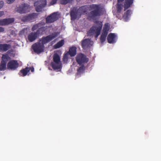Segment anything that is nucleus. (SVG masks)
<instances>
[{"label": "nucleus", "instance_id": "393cba45", "mask_svg": "<svg viewBox=\"0 0 161 161\" xmlns=\"http://www.w3.org/2000/svg\"><path fill=\"white\" fill-rule=\"evenodd\" d=\"M64 44V40H62L58 42L54 46V48L57 49L62 46Z\"/></svg>", "mask_w": 161, "mask_h": 161}, {"label": "nucleus", "instance_id": "aec40b11", "mask_svg": "<svg viewBox=\"0 0 161 161\" xmlns=\"http://www.w3.org/2000/svg\"><path fill=\"white\" fill-rule=\"evenodd\" d=\"M10 45L7 44H0V52L6 51L10 48Z\"/></svg>", "mask_w": 161, "mask_h": 161}, {"label": "nucleus", "instance_id": "f8f14e48", "mask_svg": "<svg viewBox=\"0 0 161 161\" xmlns=\"http://www.w3.org/2000/svg\"><path fill=\"white\" fill-rule=\"evenodd\" d=\"M116 36L114 33H110L107 37L108 42L109 43H114L116 42Z\"/></svg>", "mask_w": 161, "mask_h": 161}, {"label": "nucleus", "instance_id": "c9c22d12", "mask_svg": "<svg viewBox=\"0 0 161 161\" xmlns=\"http://www.w3.org/2000/svg\"><path fill=\"white\" fill-rule=\"evenodd\" d=\"M108 34V31L106 30H103V32L101 35H103L107 36Z\"/></svg>", "mask_w": 161, "mask_h": 161}, {"label": "nucleus", "instance_id": "2f4dec72", "mask_svg": "<svg viewBox=\"0 0 161 161\" xmlns=\"http://www.w3.org/2000/svg\"><path fill=\"white\" fill-rule=\"evenodd\" d=\"M107 36H104L103 35H101L100 37V40L101 43H103L105 41L106 37Z\"/></svg>", "mask_w": 161, "mask_h": 161}, {"label": "nucleus", "instance_id": "f704fd0d", "mask_svg": "<svg viewBox=\"0 0 161 161\" xmlns=\"http://www.w3.org/2000/svg\"><path fill=\"white\" fill-rule=\"evenodd\" d=\"M58 0H51L50 3V5H53L56 3Z\"/></svg>", "mask_w": 161, "mask_h": 161}, {"label": "nucleus", "instance_id": "cd10ccee", "mask_svg": "<svg viewBox=\"0 0 161 161\" xmlns=\"http://www.w3.org/2000/svg\"><path fill=\"white\" fill-rule=\"evenodd\" d=\"M6 69V64L1 62L0 64V71H3Z\"/></svg>", "mask_w": 161, "mask_h": 161}, {"label": "nucleus", "instance_id": "f257e3e1", "mask_svg": "<svg viewBox=\"0 0 161 161\" xmlns=\"http://www.w3.org/2000/svg\"><path fill=\"white\" fill-rule=\"evenodd\" d=\"M89 10L91 11L88 14V18L90 19L95 20L97 17L102 15V10L100 9L99 4H92L90 5H84L80 7L78 10L80 17L82 15H85L87 14Z\"/></svg>", "mask_w": 161, "mask_h": 161}, {"label": "nucleus", "instance_id": "e433bc0d", "mask_svg": "<svg viewBox=\"0 0 161 161\" xmlns=\"http://www.w3.org/2000/svg\"><path fill=\"white\" fill-rule=\"evenodd\" d=\"M4 4V3L3 1H0V9L2 8Z\"/></svg>", "mask_w": 161, "mask_h": 161}, {"label": "nucleus", "instance_id": "bb28decb", "mask_svg": "<svg viewBox=\"0 0 161 161\" xmlns=\"http://www.w3.org/2000/svg\"><path fill=\"white\" fill-rule=\"evenodd\" d=\"M9 57L8 55L7 54H3V55L2 58V61L1 62L7 64V62L8 61V59Z\"/></svg>", "mask_w": 161, "mask_h": 161}, {"label": "nucleus", "instance_id": "0eeeda50", "mask_svg": "<svg viewBox=\"0 0 161 161\" xmlns=\"http://www.w3.org/2000/svg\"><path fill=\"white\" fill-rule=\"evenodd\" d=\"M44 47V46L40 42L36 43L32 46L34 52L37 54L43 52Z\"/></svg>", "mask_w": 161, "mask_h": 161}, {"label": "nucleus", "instance_id": "79ce46f5", "mask_svg": "<svg viewBox=\"0 0 161 161\" xmlns=\"http://www.w3.org/2000/svg\"><path fill=\"white\" fill-rule=\"evenodd\" d=\"M29 68H30V70H31V72H34V69L33 67Z\"/></svg>", "mask_w": 161, "mask_h": 161}, {"label": "nucleus", "instance_id": "a211bd4d", "mask_svg": "<svg viewBox=\"0 0 161 161\" xmlns=\"http://www.w3.org/2000/svg\"><path fill=\"white\" fill-rule=\"evenodd\" d=\"M133 2V0H125L124 5V11L130 8Z\"/></svg>", "mask_w": 161, "mask_h": 161}, {"label": "nucleus", "instance_id": "7c9ffc66", "mask_svg": "<svg viewBox=\"0 0 161 161\" xmlns=\"http://www.w3.org/2000/svg\"><path fill=\"white\" fill-rule=\"evenodd\" d=\"M68 54L67 53L65 54L63 58V61L65 63H67L68 60Z\"/></svg>", "mask_w": 161, "mask_h": 161}, {"label": "nucleus", "instance_id": "37998d69", "mask_svg": "<svg viewBox=\"0 0 161 161\" xmlns=\"http://www.w3.org/2000/svg\"><path fill=\"white\" fill-rule=\"evenodd\" d=\"M124 0H117V3H120L124 1Z\"/></svg>", "mask_w": 161, "mask_h": 161}, {"label": "nucleus", "instance_id": "a878e982", "mask_svg": "<svg viewBox=\"0 0 161 161\" xmlns=\"http://www.w3.org/2000/svg\"><path fill=\"white\" fill-rule=\"evenodd\" d=\"M123 7V4L121 3H117L116 4V11L117 13H120Z\"/></svg>", "mask_w": 161, "mask_h": 161}, {"label": "nucleus", "instance_id": "f03ea898", "mask_svg": "<svg viewBox=\"0 0 161 161\" xmlns=\"http://www.w3.org/2000/svg\"><path fill=\"white\" fill-rule=\"evenodd\" d=\"M96 23L98 24V26H94L91 27L88 32L87 34L88 36H91L95 33L96 34L95 37L97 38L100 34L103 25L102 22H99V21H96Z\"/></svg>", "mask_w": 161, "mask_h": 161}, {"label": "nucleus", "instance_id": "9d476101", "mask_svg": "<svg viewBox=\"0 0 161 161\" xmlns=\"http://www.w3.org/2000/svg\"><path fill=\"white\" fill-rule=\"evenodd\" d=\"M93 42L89 38L83 40L81 42V46L84 49L90 47L92 45Z\"/></svg>", "mask_w": 161, "mask_h": 161}, {"label": "nucleus", "instance_id": "473e14b6", "mask_svg": "<svg viewBox=\"0 0 161 161\" xmlns=\"http://www.w3.org/2000/svg\"><path fill=\"white\" fill-rule=\"evenodd\" d=\"M109 30V26L108 25V23H107L105 24L104 26L103 30H106V31H108Z\"/></svg>", "mask_w": 161, "mask_h": 161}, {"label": "nucleus", "instance_id": "4be33fe9", "mask_svg": "<svg viewBox=\"0 0 161 161\" xmlns=\"http://www.w3.org/2000/svg\"><path fill=\"white\" fill-rule=\"evenodd\" d=\"M44 25V23L43 22H40L34 25L31 29V30L32 31H34L39 27L43 25Z\"/></svg>", "mask_w": 161, "mask_h": 161}, {"label": "nucleus", "instance_id": "2eb2a0df", "mask_svg": "<svg viewBox=\"0 0 161 161\" xmlns=\"http://www.w3.org/2000/svg\"><path fill=\"white\" fill-rule=\"evenodd\" d=\"M67 53L71 57L75 56L77 53V48L75 46L70 47Z\"/></svg>", "mask_w": 161, "mask_h": 161}, {"label": "nucleus", "instance_id": "ddd939ff", "mask_svg": "<svg viewBox=\"0 0 161 161\" xmlns=\"http://www.w3.org/2000/svg\"><path fill=\"white\" fill-rule=\"evenodd\" d=\"M70 16L71 20H74L77 18V16H79V14L78 12V10L73 9L71 10L70 12Z\"/></svg>", "mask_w": 161, "mask_h": 161}, {"label": "nucleus", "instance_id": "6e6552de", "mask_svg": "<svg viewBox=\"0 0 161 161\" xmlns=\"http://www.w3.org/2000/svg\"><path fill=\"white\" fill-rule=\"evenodd\" d=\"M29 5L27 4L24 3L19 6L17 10L19 13L23 14L29 11Z\"/></svg>", "mask_w": 161, "mask_h": 161}, {"label": "nucleus", "instance_id": "b1692460", "mask_svg": "<svg viewBox=\"0 0 161 161\" xmlns=\"http://www.w3.org/2000/svg\"><path fill=\"white\" fill-rule=\"evenodd\" d=\"M53 62H55L61 63L60 57L58 54L57 53H55L53 55Z\"/></svg>", "mask_w": 161, "mask_h": 161}, {"label": "nucleus", "instance_id": "7ed1b4c3", "mask_svg": "<svg viewBox=\"0 0 161 161\" xmlns=\"http://www.w3.org/2000/svg\"><path fill=\"white\" fill-rule=\"evenodd\" d=\"M75 59L76 62L79 65L85 64L89 61V59L86 56L82 53L78 54Z\"/></svg>", "mask_w": 161, "mask_h": 161}, {"label": "nucleus", "instance_id": "5701e85b", "mask_svg": "<svg viewBox=\"0 0 161 161\" xmlns=\"http://www.w3.org/2000/svg\"><path fill=\"white\" fill-rule=\"evenodd\" d=\"M30 71V68L28 67H26L25 69L21 70L19 73V75L22 74L23 76H25L28 72Z\"/></svg>", "mask_w": 161, "mask_h": 161}, {"label": "nucleus", "instance_id": "20e7f679", "mask_svg": "<svg viewBox=\"0 0 161 161\" xmlns=\"http://www.w3.org/2000/svg\"><path fill=\"white\" fill-rule=\"evenodd\" d=\"M47 0H40L36 1L34 3L36 10L37 12H41L47 5Z\"/></svg>", "mask_w": 161, "mask_h": 161}, {"label": "nucleus", "instance_id": "72a5a7b5", "mask_svg": "<svg viewBox=\"0 0 161 161\" xmlns=\"http://www.w3.org/2000/svg\"><path fill=\"white\" fill-rule=\"evenodd\" d=\"M122 14L121 13H117L116 17L119 19H121L122 18Z\"/></svg>", "mask_w": 161, "mask_h": 161}, {"label": "nucleus", "instance_id": "a19ab883", "mask_svg": "<svg viewBox=\"0 0 161 161\" xmlns=\"http://www.w3.org/2000/svg\"><path fill=\"white\" fill-rule=\"evenodd\" d=\"M4 31V28L3 27H0V33Z\"/></svg>", "mask_w": 161, "mask_h": 161}, {"label": "nucleus", "instance_id": "1a4fd4ad", "mask_svg": "<svg viewBox=\"0 0 161 161\" xmlns=\"http://www.w3.org/2000/svg\"><path fill=\"white\" fill-rule=\"evenodd\" d=\"M57 14L54 12L48 16L46 19L47 23H51L56 21L58 19Z\"/></svg>", "mask_w": 161, "mask_h": 161}, {"label": "nucleus", "instance_id": "423d86ee", "mask_svg": "<svg viewBox=\"0 0 161 161\" xmlns=\"http://www.w3.org/2000/svg\"><path fill=\"white\" fill-rule=\"evenodd\" d=\"M57 36L58 34L56 33H53L46 37H42L40 40V42H41V43L44 46L45 44L49 42L52 40L56 37Z\"/></svg>", "mask_w": 161, "mask_h": 161}, {"label": "nucleus", "instance_id": "9b49d317", "mask_svg": "<svg viewBox=\"0 0 161 161\" xmlns=\"http://www.w3.org/2000/svg\"><path fill=\"white\" fill-rule=\"evenodd\" d=\"M19 63L15 60L10 61L7 64V68L8 69L15 70L19 66Z\"/></svg>", "mask_w": 161, "mask_h": 161}, {"label": "nucleus", "instance_id": "6ab92c4d", "mask_svg": "<svg viewBox=\"0 0 161 161\" xmlns=\"http://www.w3.org/2000/svg\"><path fill=\"white\" fill-rule=\"evenodd\" d=\"M51 65L54 70L58 69L61 68V63L55 62H52L51 63Z\"/></svg>", "mask_w": 161, "mask_h": 161}, {"label": "nucleus", "instance_id": "39448f33", "mask_svg": "<svg viewBox=\"0 0 161 161\" xmlns=\"http://www.w3.org/2000/svg\"><path fill=\"white\" fill-rule=\"evenodd\" d=\"M38 14L36 13H33L24 16L21 19V20L24 22L30 21L32 22L35 21L37 17Z\"/></svg>", "mask_w": 161, "mask_h": 161}, {"label": "nucleus", "instance_id": "4c0bfd02", "mask_svg": "<svg viewBox=\"0 0 161 161\" xmlns=\"http://www.w3.org/2000/svg\"><path fill=\"white\" fill-rule=\"evenodd\" d=\"M0 25H4L3 19H0Z\"/></svg>", "mask_w": 161, "mask_h": 161}, {"label": "nucleus", "instance_id": "c756f323", "mask_svg": "<svg viewBox=\"0 0 161 161\" xmlns=\"http://www.w3.org/2000/svg\"><path fill=\"white\" fill-rule=\"evenodd\" d=\"M81 66L79 68L77 69V72L78 73H80L82 72L85 69V64L79 65Z\"/></svg>", "mask_w": 161, "mask_h": 161}, {"label": "nucleus", "instance_id": "4468645a", "mask_svg": "<svg viewBox=\"0 0 161 161\" xmlns=\"http://www.w3.org/2000/svg\"><path fill=\"white\" fill-rule=\"evenodd\" d=\"M38 37V36L35 32H31L28 35V39L30 42H33L36 40Z\"/></svg>", "mask_w": 161, "mask_h": 161}, {"label": "nucleus", "instance_id": "412c9836", "mask_svg": "<svg viewBox=\"0 0 161 161\" xmlns=\"http://www.w3.org/2000/svg\"><path fill=\"white\" fill-rule=\"evenodd\" d=\"M4 25H9L13 23L14 20V18H9L3 19Z\"/></svg>", "mask_w": 161, "mask_h": 161}, {"label": "nucleus", "instance_id": "dca6fc26", "mask_svg": "<svg viewBox=\"0 0 161 161\" xmlns=\"http://www.w3.org/2000/svg\"><path fill=\"white\" fill-rule=\"evenodd\" d=\"M47 26H42L37 29L35 32L38 36H42L47 29Z\"/></svg>", "mask_w": 161, "mask_h": 161}, {"label": "nucleus", "instance_id": "c85d7f7f", "mask_svg": "<svg viewBox=\"0 0 161 161\" xmlns=\"http://www.w3.org/2000/svg\"><path fill=\"white\" fill-rule=\"evenodd\" d=\"M73 0H60V3L63 5H66L68 3H71Z\"/></svg>", "mask_w": 161, "mask_h": 161}, {"label": "nucleus", "instance_id": "ea45409f", "mask_svg": "<svg viewBox=\"0 0 161 161\" xmlns=\"http://www.w3.org/2000/svg\"><path fill=\"white\" fill-rule=\"evenodd\" d=\"M4 14V13L3 11H0V17L2 16Z\"/></svg>", "mask_w": 161, "mask_h": 161}, {"label": "nucleus", "instance_id": "f3484780", "mask_svg": "<svg viewBox=\"0 0 161 161\" xmlns=\"http://www.w3.org/2000/svg\"><path fill=\"white\" fill-rule=\"evenodd\" d=\"M131 14V11L130 10H128L125 12L122 16V18L125 21H127L128 20Z\"/></svg>", "mask_w": 161, "mask_h": 161}, {"label": "nucleus", "instance_id": "58836bf2", "mask_svg": "<svg viewBox=\"0 0 161 161\" xmlns=\"http://www.w3.org/2000/svg\"><path fill=\"white\" fill-rule=\"evenodd\" d=\"M15 0H6L7 3H8L10 4L13 3Z\"/></svg>", "mask_w": 161, "mask_h": 161}]
</instances>
